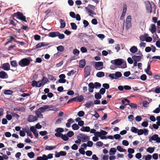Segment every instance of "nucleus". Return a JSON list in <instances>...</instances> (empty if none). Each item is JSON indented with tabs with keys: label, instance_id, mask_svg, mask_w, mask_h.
<instances>
[{
	"label": "nucleus",
	"instance_id": "nucleus-1",
	"mask_svg": "<svg viewBox=\"0 0 160 160\" xmlns=\"http://www.w3.org/2000/svg\"><path fill=\"white\" fill-rule=\"evenodd\" d=\"M111 62L113 64L117 66L121 65L120 68H125L127 67L126 62H124L122 59H117L114 60H111Z\"/></svg>",
	"mask_w": 160,
	"mask_h": 160
},
{
	"label": "nucleus",
	"instance_id": "nucleus-2",
	"mask_svg": "<svg viewBox=\"0 0 160 160\" xmlns=\"http://www.w3.org/2000/svg\"><path fill=\"white\" fill-rule=\"evenodd\" d=\"M132 58L133 61L137 62H140L141 61V59L143 58V55L141 52L139 51L135 55L132 56Z\"/></svg>",
	"mask_w": 160,
	"mask_h": 160
},
{
	"label": "nucleus",
	"instance_id": "nucleus-3",
	"mask_svg": "<svg viewBox=\"0 0 160 160\" xmlns=\"http://www.w3.org/2000/svg\"><path fill=\"white\" fill-rule=\"evenodd\" d=\"M30 63V60L28 58H24L18 62L19 65L22 67L28 65Z\"/></svg>",
	"mask_w": 160,
	"mask_h": 160
},
{
	"label": "nucleus",
	"instance_id": "nucleus-4",
	"mask_svg": "<svg viewBox=\"0 0 160 160\" xmlns=\"http://www.w3.org/2000/svg\"><path fill=\"white\" fill-rule=\"evenodd\" d=\"M152 141H156V142L159 143L160 142V138L157 134H154L149 138V141L152 142Z\"/></svg>",
	"mask_w": 160,
	"mask_h": 160
},
{
	"label": "nucleus",
	"instance_id": "nucleus-5",
	"mask_svg": "<svg viewBox=\"0 0 160 160\" xmlns=\"http://www.w3.org/2000/svg\"><path fill=\"white\" fill-rule=\"evenodd\" d=\"M122 74L120 72H117L114 73L110 74L108 76L112 79H117L118 78L121 77Z\"/></svg>",
	"mask_w": 160,
	"mask_h": 160
},
{
	"label": "nucleus",
	"instance_id": "nucleus-6",
	"mask_svg": "<svg viewBox=\"0 0 160 160\" xmlns=\"http://www.w3.org/2000/svg\"><path fill=\"white\" fill-rule=\"evenodd\" d=\"M77 138H80L82 142H85L90 139L89 137L86 135L80 133L77 136Z\"/></svg>",
	"mask_w": 160,
	"mask_h": 160
},
{
	"label": "nucleus",
	"instance_id": "nucleus-7",
	"mask_svg": "<svg viewBox=\"0 0 160 160\" xmlns=\"http://www.w3.org/2000/svg\"><path fill=\"white\" fill-rule=\"evenodd\" d=\"M103 63L102 62H95L93 66L97 70H101L103 68Z\"/></svg>",
	"mask_w": 160,
	"mask_h": 160
},
{
	"label": "nucleus",
	"instance_id": "nucleus-8",
	"mask_svg": "<svg viewBox=\"0 0 160 160\" xmlns=\"http://www.w3.org/2000/svg\"><path fill=\"white\" fill-rule=\"evenodd\" d=\"M91 67L89 66H86L84 69V77L86 78L90 75Z\"/></svg>",
	"mask_w": 160,
	"mask_h": 160
},
{
	"label": "nucleus",
	"instance_id": "nucleus-9",
	"mask_svg": "<svg viewBox=\"0 0 160 160\" xmlns=\"http://www.w3.org/2000/svg\"><path fill=\"white\" fill-rule=\"evenodd\" d=\"M144 3L145 5L147 12L149 13H151L152 12V8L150 2L147 1L144 2Z\"/></svg>",
	"mask_w": 160,
	"mask_h": 160
},
{
	"label": "nucleus",
	"instance_id": "nucleus-10",
	"mask_svg": "<svg viewBox=\"0 0 160 160\" xmlns=\"http://www.w3.org/2000/svg\"><path fill=\"white\" fill-rule=\"evenodd\" d=\"M16 14L18 18L21 20L22 21L27 22V21L26 20V17L23 16L22 13L20 12H18L16 13Z\"/></svg>",
	"mask_w": 160,
	"mask_h": 160
},
{
	"label": "nucleus",
	"instance_id": "nucleus-11",
	"mask_svg": "<svg viewBox=\"0 0 160 160\" xmlns=\"http://www.w3.org/2000/svg\"><path fill=\"white\" fill-rule=\"evenodd\" d=\"M131 16H128L127 17L126 21V27L127 29L129 28L131 25Z\"/></svg>",
	"mask_w": 160,
	"mask_h": 160
},
{
	"label": "nucleus",
	"instance_id": "nucleus-12",
	"mask_svg": "<svg viewBox=\"0 0 160 160\" xmlns=\"http://www.w3.org/2000/svg\"><path fill=\"white\" fill-rule=\"evenodd\" d=\"M28 121L29 122H32L36 121L38 120L37 116H34L33 115H29L27 118Z\"/></svg>",
	"mask_w": 160,
	"mask_h": 160
},
{
	"label": "nucleus",
	"instance_id": "nucleus-13",
	"mask_svg": "<svg viewBox=\"0 0 160 160\" xmlns=\"http://www.w3.org/2000/svg\"><path fill=\"white\" fill-rule=\"evenodd\" d=\"M85 9L89 13V16L93 17L94 16L96 15V13L94 12L95 10L92 9L90 10L89 9V8H87V7H85Z\"/></svg>",
	"mask_w": 160,
	"mask_h": 160
},
{
	"label": "nucleus",
	"instance_id": "nucleus-14",
	"mask_svg": "<svg viewBox=\"0 0 160 160\" xmlns=\"http://www.w3.org/2000/svg\"><path fill=\"white\" fill-rule=\"evenodd\" d=\"M89 87L88 91L90 92H93V89L95 88L94 83L92 82H90L88 85Z\"/></svg>",
	"mask_w": 160,
	"mask_h": 160
},
{
	"label": "nucleus",
	"instance_id": "nucleus-15",
	"mask_svg": "<svg viewBox=\"0 0 160 160\" xmlns=\"http://www.w3.org/2000/svg\"><path fill=\"white\" fill-rule=\"evenodd\" d=\"M8 77L7 74L4 71L0 72V78L2 79L7 78Z\"/></svg>",
	"mask_w": 160,
	"mask_h": 160
},
{
	"label": "nucleus",
	"instance_id": "nucleus-16",
	"mask_svg": "<svg viewBox=\"0 0 160 160\" xmlns=\"http://www.w3.org/2000/svg\"><path fill=\"white\" fill-rule=\"evenodd\" d=\"M49 44L48 43L45 42H42L38 43L36 46V48H40L44 46H45L48 45Z\"/></svg>",
	"mask_w": 160,
	"mask_h": 160
},
{
	"label": "nucleus",
	"instance_id": "nucleus-17",
	"mask_svg": "<svg viewBox=\"0 0 160 160\" xmlns=\"http://www.w3.org/2000/svg\"><path fill=\"white\" fill-rule=\"evenodd\" d=\"M10 65L8 63H4L2 67V68L4 70L8 71L10 69Z\"/></svg>",
	"mask_w": 160,
	"mask_h": 160
},
{
	"label": "nucleus",
	"instance_id": "nucleus-18",
	"mask_svg": "<svg viewBox=\"0 0 160 160\" xmlns=\"http://www.w3.org/2000/svg\"><path fill=\"white\" fill-rule=\"evenodd\" d=\"M49 107V106L48 105H45L39 108L38 110L42 112H43L46 109H48Z\"/></svg>",
	"mask_w": 160,
	"mask_h": 160
},
{
	"label": "nucleus",
	"instance_id": "nucleus-19",
	"mask_svg": "<svg viewBox=\"0 0 160 160\" xmlns=\"http://www.w3.org/2000/svg\"><path fill=\"white\" fill-rule=\"evenodd\" d=\"M149 30L152 33L155 32L156 31V28L155 25L151 24L150 25V28H149Z\"/></svg>",
	"mask_w": 160,
	"mask_h": 160
},
{
	"label": "nucleus",
	"instance_id": "nucleus-20",
	"mask_svg": "<svg viewBox=\"0 0 160 160\" xmlns=\"http://www.w3.org/2000/svg\"><path fill=\"white\" fill-rule=\"evenodd\" d=\"M94 103L92 101H88L86 102L85 104V106L86 107L89 108L93 106Z\"/></svg>",
	"mask_w": 160,
	"mask_h": 160
},
{
	"label": "nucleus",
	"instance_id": "nucleus-21",
	"mask_svg": "<svg viewBox=\"0 0 160 160\" xmlns=\"http://www.w3.org/2000/svg\"><path fill=\"white\" fill-rule=\"evenodd\" d=\"M58 34V32H50L48 34V36L51 38H54L57 36V34Z\"/></svg>",
	"mask_w": 160,
	"mask_h": 160
},
{
	"label": "nucleus",
	"instance_id": "nucleus-22",
	"mask_svg": "<svg viewBox=\"0 0 160 160\" xmlns=\"http://www.w3.org/2000/svg\"><path fill=\"white\" fill-rule=\"evenodd\" d=\"M90 128L88 126H82L80 129V130L83 132H88L90 131Z\"/></svg>",
	"mask_w": 160,
	"mask_h": 160
},
{
	"label": "nucleus",
	"instance_id": "nucleus-23",
	"mask_svg": "<svg viewBox=\"0 0 160 160\" xmlns=\"http://www.w3.org/2000/svg\"><path fill=\"white\" fill-rule=\"evenodd\" d=\"M57 147L56 146H49L46 145L45 147V150H52L55 148Z\"/></svg>",
	"mask_w": 160,
	"mask_h": 160
},
{
	"label": "nucleus",
	"instance_id": "nucleus-24",
	"mask_svg": "<svg viewBox=\"0 0 160 160\" xmlns=\"http://www.w3.org/2000/svg\"><path fill=\"white\" fill-rule=\"evenodd\" d=\"M74 121L72 118H70L67 121V122L66 123V126L67 128H69L70 127L71 124L73 123Z\"/></svg>",
	"mask_w": 160,
	"mask_h": 160
},
{
	"label": "nucleus",
	"instance_id": "nucleus-25",
	"mask_svg": "<svg viewBox=\"0 0 160 160\" xmlns=\"http://www.w3.org/2000/svg\"><path fill=\"white\" fill-rule=\"evenodd\" d=\"M138 50L137 47L135 46H133L131 47L130 49V51L132 53H135Z\"/></svg>",
	"mask_w": 160,
	"mask_h": 160
},
{
	"label": "nucleus",
	"instance_id": "nucleus-26",
	"mask_svg": "<svg viewBox=\"0 0 160 160\" xmlns=\"http://www.w3.org/2000/svg\"><path fill=\"white\" fill-rule=\"evenodd\" d=\"M85 64L86 62L84 59L81 60L79 62L80 67L81 68H83L85 66Z\"/></svg>",
	"mask_w": 160,
	"mask_h": 160
},
{
	"label": "nucleus",
	"instance_id": "nucleus-27",
	"mask_svg": "<svg viewBox=\"0 0 160 160\" xmlns=\"http://www.w3.org/2000/svg\"><path fill=\"white\" fill-rule=\"evenodd\" d=\"M116 152V149L115 148H112L110 149L109 152L110 155H113L115 154Z\"/></svg>",
	"mask_w": 160,
	"mask_h": 160
},
{
	"label": "nucleus",
	"instance_id": "nucleus-28",
	"mask_svg": "<svg viewBox=\"0 0 160 160\" xmlns=\"http://www.w3.org/2000/svg\"><path fill=\"white\" fill-rule=\"evenodd\" d=\"M155 149V147H153L152 148L149 147L147 149L146 151L150 153H152L154 152Z\"/></svg>",
	"mask_w": 160,
	"mask_h": 160
},
{
	"label": "nucleus",
	"instance_id": "nucleus-29",
	"mask_svg": "<svg viewBox=\"0 0 160 160\" xmlns=\"http://www.w3.org/2000/svg\"><path fill=\"white\" fill-rule=\"evenodd\" d=\"M60 28H63L65 27L66 23L64 20L61 19L60 20Z\"/></svg>",
	"mask_w": 160,
	"mask_h": 160
},
{
	"label": "nucleus",
	"instance_id": "nucleus-30",
	"mask_svg": "<svg viewBox=\"0 0 160 160\" xmlns=\"http://www.w3.org/2000/svg\"><path fill=\"white\" fill-rule=\"evenodd\" d=\"M78 37L82 40L84 38H88V36L84 33H80L78 35Z\"/></svg>",
	"mask_w": 160,
	"mask_h": 160
},
{
	"label": "nucleus",
	"instance_id": "nucleus-31",
	"mask_svg": "<svg viewBox=\"0 0 160 160\" xmlns=\"http://www.w3.org/2000/svg\"><path fill=\"white\" fill-rule=\"evenodd\" d=\"M41 81H42V82L43 83V86L44 85L49 82L48 79L45 77H43L42 78Z\"/></svg>",
	"mask_w": 160,
	"mask_h": 160
},
{
	"label": "nucleus",
	"instance_id": "nucleus-32",
	"mask_svg": "<svg viewBox=\"0 0 160 160\" xmlns=\"http://www.w3.org/2000/svg\"><path fill=\"white\" fill-rule=\"evenodd\" d=\"M13 91L9 90H5L3 92V93L5 95H11L13 93Z\"/></svg>",
	"mask_w": 160,
	"mask_h": 160
},
{
	"label": "nucleus",
	"instance_id": "nucleus-33",
	"mask_svg": "<svg viewBox=\"0 0 160 160\" xmlns=\"http://www.w3.org/2000/svg\"><path fill=\"white\" fill-rule=\"evenodd\" d=\"M96 76L98 78H101L104 76V73L102 72H99L97 73Z\"/></svg>",
	"mask_w": 160,
	"mask_h": 160
},
{
	"label": "nucleus",
	"instance_id": "nucleus-34",
	"mask_svg": "<svg viewBox=\"0 0 160 160\" xmlns=\"http://www.w3.org/2000/svg\"><path fill=\"white\" fill-rule=\"evenodd\" d=\"M41 112L37 110L35 111V113L36 115H37V118H43V115L41 113Z\"/></svg>",
	"mask_w": 160,
	"mask_h": 160
},
{
	"label": "nucleus",
	"instance_id": "nucleus-35",
	"mask_svg": "<svg viewBox=\"0 0 160 160\" xmlns=\"http://www.w3.org/2000/svg\"><path fill=\"white\" fill-rule=\"evenodd\" d=\"M117 149L120 152H125L126 150L125 149H123L121 146H118L117 147Z\"/></svg>",
	"mask_w": 160,
	"mask_h": 160
},
{
	"label": "nucleus",
	"instance_id": "nucleus-36",
	"mask_svg": "<svg viewBox=\"0 0 160 160\" xmlns=\"http://www.w3.org/2000/svg\"><path fill=\"white\" fill-rule=\"evenodd\" d=\"M57 50L60 52H63L64 50V47L62 45H60L57 47Z\"/></svg>",
	"mask_w": 160,
	"mask_h": 160
},
{
	"label": "nucleus",
	"instance_id": "nucleus-37",
	"mask_svg": "<svg viewBox=\"0 0 160 160\" xmlns=\"http://www.w3.org/2000/svg\"><path fill=\"white\" fill-rule=\"evenodd\" d=\"M48 78L51 80L55 81L56 79L55 77L53 76L52 75L48 74Z\"/></svg>",
	"mask_w": 160,
	"mask_h": 160
},
{
	"label": "nucleus",
	"instance_id": "nucleus-38",
	"mask_svg": "<svg viewBox=\"0 0 160 160\" xmlns=\"http://www.w3.org/2000/svg\"><path fill=\"white\" fill-rule=\"evenodd\" d=\"M70 25L72 29L75 30L77 29V26L75 23L74 22H71L70 23Z\"/></svg>",
	"mask_w": 160,
	"mask_h": 160
},
{
	"label": "nucleus",
	"instance_id": "nucleus-39",
	"mask_svg": "<svg viewBox=\"0 0 160 160\" xmlns=\"http://www.w3.org/2000/svg\"><path fill=\"white\" fill-rule=\"evenodd\" d=\"M128 104L130 106V107H131V108L132 109H137V104L132 103H131L129 104Z\"/></svg>",
	"mask_w": 160,
	"mask_h": 160
},
{
	"label": "nucleus",
	"instance_id": "nucleus-40",
	"mask_svg": "<svg viewBox=\"0 0 160 160\" xmlns=\"http://www.w3.org/2000/svg\"><path fill=\"white\" fill-rule=\"evenodd\" d=\"M62 139L64 141H67L68 140V137L67 135V134L63 135L61 137Z\"/></svg>",
	"mask_w": 160,
	"mask_h": 160
},
{
	"label": "nucleus",
	"instance_id": "nucleus-41",
	"mask_svg": "<svg viewBox=\"0 0 160 160\" xmlns=\"http://www.w3.org/2000/svg\"><path fill=\"white\" fill-rule=\"evenodd\" d=\"M11 64L12 67H16L17 66V63L16 61L13 60L11 62Z\"/></svg>",
	"mask_w": 160,
	"mask_h": 160
},
{
	"label": "nucleus",
	"instance_id": "nucleus-42",
	"mask_svg": "<svg viewBox=\"0 0 160 160\" xmlns=\"http://www.w3.org/2000/svg\"><path fill=\"white\" fill-rule=\"evenodd\" d=\"M64 129L62 128H57L55 130L57 132L61 133L64 132Z\"/></svg>",
	"mask_w": 160,
	"mask_h": 160
},
{
	"label": "nucleus",
	"instance_id": "nucleus-43",
	"mask_svg": "<svg viewBox=\"0 0 160 160\" xmlns=\"http://www.w3.org/2000/svg\"><path fill=\"white\" fill-rule=\"evenodd\" d=\"M153 92H155L156 93L158 94L160 93V87L159 86H158L156 87L155 89Z\"/></svg>",
	"mask_w": 160,
	"mask_h": 160
},
{
	"label": "nucleus",
	"instance_id": "nucleus-44",
	"mask_svg": "<svg viewBox=\"0 0 160 160\" xmlns=\"http://www.w3.org/2000/svg\"><path fill=\"white\" fill-rule=\"evenodd\" d=\"M138 129L137 128L134 127H133L131 128V131L132 132L137 133L138 132Z\"/></svg>",
	"mask_w": 160,
	"mask_h": 160
},
{
	"label": "nucleus",
	"instance_id": "nucleus-45",
	"mask_svg": "<svg viewBox=\"0 0 160 160\" xmlns=\"http://www.w3.org/2000/svg\"><path fill=\"white\" fill-rule=\"evenodd\" d=\"M58 34H57V36L59 39H61L64 38L65 35L64 34H61L59 32H58Z\"/></svg>",
	"mask_w": 160,
	"mask_h": 160
},
{
	"label": "nucleus",
	"instance_id": "nucleus-46",
	"mask_svg": "<svg viewBox=\"0 0 160 160\" xmlns=\"http://www.w3.org/2000/svg\"><path fill=\"white\" fill-rule=\"evenodd\" d=\"M72 129L74 130H77L79 128L78 125L76 123L73 124L72 126Z\"/></svg>",
	"mask_w": 160,
	"mask_h": 160
},
{
	"label": "nucleus",
	"instance_id": "nucleus-47",
	"mask_svg": "<svg viewBox=\"0 0 160 160\" xmlns=\"http://www.w3.org/2000/svg\"><path fill=\"white\" fill-rule=\"evenodd\" d=\"M77 101H78L80 102H81L83 100L84 98L82 95H80L78 97H76Z\"/></svg>",
	"mask_w": 160,
	"mask_h": 160
},
{
	"label": "nucleus",
	"instance_id": "nucleus-48",
	"mask_svg": "<svg viewBox=\"0 0 160 160\" xmlns=\"http://www.w3.org/2000/svg\"><path fill=\"white\" fill-rule=\"evenodd\" d=\"M27 155L30 158H32L34 156V153L33 152H30L28 153Z\"/></svg>",
	"mask_w": 160,
	"mask_h": 160
},
{
	"label": "nucleus",
	"instance_id": "nucleus-49",
	"mask_svg": "<svg viewBox=\"0 0 160 160\" xmlns=\"http://www.w3.org/2000/svg\"><path fill=\"white\" fill-rule=\"evenodd\" d=\"M67 135L68 137H71L74 135V133L72 131H69L68 132L67 134Z\"/></svg>",
	"mask_w": 160,
	"mask_h": 160
},
{
	"label": "nucleus",
	"instance_id": "nucleus-50",
	"mask_svg": "<svg viewBox=\"0 0 160 160\" xmlns=\"http://www.w3.org/2000/svg\"><path fill=\"white\" fill-rule=\"evenodd\" d=\"M95 98L97 99H100L101 98L102 96L99 93H96L95 95Z\"/></svg>",
	"mask_w": 160,
	"mask_h": 160
},
{
	"label": "nucleus",
	"instance_id": "nucleus-51",
	"mask_svg": "<svg viewBox=\"0 0 160 160\" xmlns=\"http://www.w3.org/2000/svg\"><path fill=\"white\" fill-rule=\"evenodd\" d=\"M25 132L27 133V135L28 136H29L31 138H32L33 136L32 133L28 129V130L26 131Z\"/></svg>",
	"mask_w": 160,
	"mask_h": 160
},
{
	"label": "nucleus",
	"instance_id": "nucleus-52",
	"mask_svg": "<svg viewBox=\"0 0 160 160\" xmlns=\"http://www.w3.org/2000/svg\"><path fill=\"white\" fill-rule=\"evenodd\" d=\"M37 85L36 86L37 87L39 88L41 87L42 85H43V83L42 82V81L39 80L38 82H37Z\"/></svg>",
	"mask_w": 160,
	"mask_h": 160
},
{
	"label": "nucleus",
	"instance_id": "nucleus-53",
	"mask_svg": "<svg viewBox=\"0 0 160 160\" xmlns=\"http://www.w3.org/2000/svg\"><path fill=\"white\" fill-rule=\"evenodd\" d=\"M95 88L96 89L100 88L101 87V84L98 82H95L94 83Z\"/></svg>",
	"mask_w": 160,
	"mask_h": 160
},
{
	"label": "nucleus",
	"instance_id": "nucleus-54",
	"mask_svg": "<svg viewBox=\"0 0 160 160\" xmlns=\"http://www.w3.org/2000/svg\"><path fill=\"white\" fill-rule=\"evenodd\" d=\"M85 114L84 111H79L78 113V115L80 117H82Z\"/></svg>",
	"mask_w": 160,
	"mask_h": 160
},
{
	"label": "nucleus",
	"instance_id": "nucleus-55",
	"mask_svg": "<svg viewBox=\"0 0 160 160\" xmlns=\"http://www.w3.org/2000/svg\"><path fill=\"white\" fill-rule=\"evenodd\" d=\"M144 133V130L142 129H138L137 134L138 135H141L143 134Z\"/></svg>",
	"mask_w": 160,
	"mask_h": 160
},
{
	"label": "nucleus",
	"instance_id": "nucleus-56",
	"mask_svg": "<svg viewBox=\"0 0 160 160\" xmlns=\"http://www.w3.org/2000/svg\"><path fill=\"white\" fill-rule=\"evenodd\" d=\"M87 8H89L90 10L92 9L93 10H95V7L93 5H91V4H88Z\"/></svg>",
	"mask_w": 160,
	"mask_h": 160
},
{
	"label": "nucleus",
	"instance_id": "nucleus-57",
	"mask_svg": "<svg viewBox=\"0 0 160 160\" xmlns=\"http://www.w3.org/2000/svg\"><path fill=\"white\" fill-rule=\"evenodd\" d=\"M140 79L142 81H145L147 79V76L145 74L142 75L140 76Z\"/></svg>",
	"mask_w": 160,
	"mask_h": 160
},
{
	"label": "nucleus",
	"instance_id": "nucleus-58",
	"mask_svg": "<svg viewBox=\"0 0 160 160\" xmlns=\"http://www.w3.org/2000/svg\"><path fill=\"white\" fill-rule=\"evenodd\" d=\"M76 72V71L74 70H72L70 72H69L67 74V75L68 76H71V75H73Z\"/></svg>",
	"mask_w": 160,
	"mask_h": 160
},
{
	"label": "nucleus",
	"instance_id": "nucleus-59",
	"mask_svg": "<svg viewBox=\"0 0 160 160\" xmlns=\"http://www.w3.org/2000/svg\"><path fill=\"white\" fill-rule=\"evenodd\" d=\"M47 133L48 132L46 131H42L39 132L40 134L42 136H45Z\"/></svg>",
	"mask_w": 160,
	"mask_h": 160
},
{
	"label": "nucleus",
	"instance_id": "nucleus-60",
	"mask_svg": "<svg viewBox=\"0 0 160 160\" xmlns=\"http://www.w3.org/2000/svg\"><path fill=\"white\" fill-rule=\"evenodd\" d=\"M97 35L98 37L102 40L105 37V35L103 34H100Z\"/></svg>",
	"mask_w": 160,
	"mask_h": 160
},
{
	"label": "nucleus",
	"instance_id": "nucleus-61",
	"mask_svg": "<svg viewBox=\"0 0 160 160\" xmlns=\"http://www.w3.org/2000/svg\"><path fill=\"white\" fill-rule=\"evenodd\" d=\"M102 87L105 89H108L109 88V85L107 83H104L102 84Z\"/></svg>",
	"mask_w": 160,
	"mask_h": 160
},
{
	"label": "nucleus",
	"instance_id": "nucleus-62",
	"mask_svg": "<svg viewBox=\"0 0 160 160\" xmlns=\"http://www.w3.org/2000/svg\"><path fill=\"white\" fill-rule=\"evenodd\" d=\"M69 15L72 18H76V15L74 12H70L69 13Z\"/></svg>",
	"mask_w": 160,
	"mask_h": 160
},
{
	"label": "nucleus",
	"instance_id": "nucleus-63",
	"mask_svg": "<svg viewBox=\"0 0 160 160\" xmlns=\"http://www.w3.org/2000/svg\"><path fill=\"white\" fill-rule=\"evenodd\" d=\"M143 106L144 107H147L148 105L149 104V103L147 101H144L143 102Z\"/></svg>",
	"mask_w": 160,
	"mask_h": 160
},
{
	"label": "nucleus",
	"instance_id": "nucleus-64",
	"mask_svg": "<svg viewBox=\"0 0 160 160\" xmlns=\"http://www.w3.org/2000/svg\"><path fill=\"white\" fill-rule=\"evenodd\" d=\"M142 119V118L140 116H137L135 118L136 121L137 122H139L141 121Z\"/></svg>",
	"mask_w": 160,
	"mask_h": 160
}]
</instances>
